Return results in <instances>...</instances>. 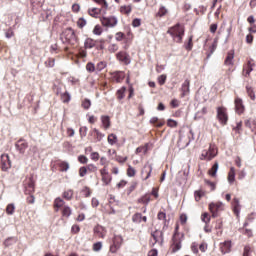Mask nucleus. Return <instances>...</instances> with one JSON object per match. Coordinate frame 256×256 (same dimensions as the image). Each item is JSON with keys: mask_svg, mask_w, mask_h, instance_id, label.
I'll use <instances>...</instances> for the list:
<instances>
[{"mask_svg": "<svg viewBox=\"0 0 256 256\" xmlns=\"http://www.w3.org/2000/svg\"><path fill=\"white\" fill-rule=\"evenodd\" d=\"M168 35L176 41V43H183V35H185V28L181 24H176L167 30Z\"/></svg>", "mask_w": 256, "mask_h": 256, "instance_id": "nucleus-1", "label": "nucleus"}, {"mask_svg": "<svg viewBox=\"0 0 256 256\" xmlns=\"http://www.w3.org/2000/svg\"><path fill=\"white\" fill-rule=\"evenodd\" d=\"M62 37L65 39V42L70 45H75L77 43V35H75V30H73V28H66L62 33Z\"/></svg>", "mask_w": 256, "mask_h": 256, "instance_id": "nucleus-2", "label": "nucleus"}, {"mask_svg": "<svg viewBox=\"0 0 256 256\" xmlns=\"http://www.w3.org/2000/svg\"><path fill=\"white\" fill-rule=\"evenodd\" d=\"M181 243H183V235L180 236L179 233L174 232L171 244L172 253H177V251H180Z\"/></svg>", "mask_w": 256, "mask_h": 256, "instance_id": "nucleus-3", "label": "nucleus"}, {"mask_svg": "<svg viewBox=\"0 0 256 256\" xmlns=\"http://www.w3.org/2000/svg\"><path fill=\"white\" fill-rule=\"evenodd\" d=\"M217 119L220 125H226L229 121V116L227 115V108L218 107L217 108Z\"/></svg>", "mask_w": 256, "mask_h": 256, "instance_id": "nucleus-4", "label": "nucleus"}, {"mask_svg": "<svg viewBox=\"0 0 256 256\" xmlns=\"http://www.w3.org/2000/svg\"><path fill=\"white\" fill-rule=\"evenodd\" d=\"M223 202H216V203H210L209 204V211L212 213V217L215 219L216 217H219V211H223Z\"/></svg>", "mask_w": 256, "mask_h": 256, "instance_id": "nucleus-5", "label": "nucleus"}, {"mask_svg": "<svg viewBox=\"0 0 256 256\" xmlns=\"http://www.w3.org/2000/svg\"><path fill=\"white\" fill-rule=\"evenodd\" d=\"M216 156H217V149L210 146L209 150H204L202 152L200 159H202V161H211Z\"/></svg>", "mask_w": 256, "mask_h": 256, "instance_id": "nucleus-6", "label": "nucleus"}, {"mask_svg": "<svg viewBox=\"0 0 256 256\" xmlns=\"http://www.w3.org/2000/svg\"><path fill=\"white\" fill-rule=\"evenodd\" d=\"M100 21L103 27H115L118 23L117 17L115 16L102 17Z\"/></svg>", "mask_w": 256, "mask_h": 256, "instance_id": "nucleus-7", "label": "nucleus"}, {"mask_svg": "<svg viewBox=\"0 0 256 256\" xmlns=\"http://www.w3.org/2000/svg\"><path fill=\"white\" fill-rule=\"evenodd\" d=\"M116 57L120 63H123L124 65H129L131 63V57L129 54L125 51H120L116 54Z\"/></svg>", "mask_w": 256, "mask_h": 256, "instance_id": "nucleus-8", "label": "nucleus"}, {"mask_svg": "<svg viewBox=\"0 0 256 256\" xmlns=\"http://www.w3.org/2000/svg\"><path fill=\"white\" fill-rule=\"evenodd\" d=\"M1 169L2 171H9L11 169V159L7 154L1 156Z\"/></svg>", "mask_w": 256, "mask_h": 256, "instance_id": "nucleus-9", "label": "nucleus"}, {"mask_svg": "<svg viewBox=\"0 0 256 256\" xmlns=\"http://www.w3.org/2000/svg\"><path fill=\"white\" fill-rule=\"evenodd\" d=\"M235 103V111L238 115H242L245 112V105H243V99L236 98L234 100Z\"/></svg>", "mask_w": 256, "mask_h": 256, "instance_id": "nucleus-10", "label": "nucleus"}, {"mask_svg": "<svg viewBox=\"0 0 256 256\" xmlns=\"http://www.w3.org/2000/svg\"><path fill=\"white\" fill-rule=\"evenodd\" d=\"M15 147H16L17 151H19V153H21L23 155L25 153V151H27V147H29V144L25 140L20 139L15 144Z\"/></svg>", "mask_w": 256, "mask_h": 256, "instance_id": "nucleus-11", "label": "nucleus"}, {"mask_svg": "<svg viewBox=\"0 0 256 256\" xmlns=\"http://www.w3.org/2000/svg\"><path fill=\"white\" fill-rule=\"evenodd\" d=\"M220 251L223 253V255L231 253V240L220 243Z\"/></svg>", "mask_w": 256, "mask_h": 256, "instance_id": "nucleus-12", "label": "nucleus"}, {"mask_svg": "<svg viewBox=\"0 0 256 256\" xmlns=\"http://www.w3.org/2000/svg\"><path fill=\"white\" fill-rule=\"evenodd\" d=\"M56 94L60 95L61 101L64 103H69V101H71V94H69V92H67V91L62 93L61 88L56 89Z\"/></svg>", "mask_w": 256, "mask_h": 256, "instance_id": "nucleus-13", "label": "nucleus"}, {"mask_svg": "<svg viewBox=\"0 0 256 256\" xmlns=\"http://www.w3.org/2000/svg\"><path fill=\"white\" fill-rule=\"evenodd\" d=\"M94 233L97 235V237H99V239H105L107 230H105V227L98 225L94 227Z\"/></svg>", "mask_w": 256, "mask_h": 256, "instance_id": "nucleus-14", "label": "nucleus"}, {"mask_svg": "<svg viewBox=\"0 0 256 256\" xmlns=\"http://www.w3.org/2000/svg\"><path fill=\"white\" fill-rule=\"evenodd\" d=\"M151 236L153 237L155 243H159V245H163V231L156 230L151 234Z\"/></svg>", "mask_w": 256, "mask_h": 256, "instance_id": "nucleus-15", "label": "nucleus"}, {"mask_svg": "<svg viewBox=\"0 0 256 256\" xmlns=\"http://www.w3.org/2000/svg\"><path fill=\"white\" fill-rule=\"evenodd\" d=\"M132 221L136 224L142 223H147V216H143L141 213L137 212L132 216Z\"/></svg>", "mask_w": 256, "mask_h": 256, "instance_id": "nucleus-16", "label": "nucleus"}, {"mask_svg": "<svg viewBox=\"0 0 256 256\" xmlns=\"http://www.w3.org/2000/svg\"><path fill=\"white\" fill-rule=\"evenodd\" d=\"M190 81L189 79H186L183 84H182V87H181V91H182V95L181 97H185V95H187L190 91L189 89V86H190Z\"/></svg>", "mask_w": 256, "mask_h": 256, "instance_id": "nucleus-17", "label": "nucleus"}, {"mask_svg": "<svg viewBox=\"0 0 256 256\" xmlns=\"http://www.w3.org/2000/svg\"><path fill=\"white\" fill-rule=\"evenodd\" d=\"M153 172L152 164H145L144 169L142 170V174L146 173L145 181L151 177V173Z\"/></svg>", "mask_w": 256, "mask_h": 256, "instance_id": "nucleus-18", "label": "nucleus"}, {"mask_svg": "<svg viewBox=\"0 0 256 256\" xmlns=\"http://www.w3.org/2000/svg\"><path fill=\"white\" fill-rule=\"evenodd\" d=\"M233 59H235V52H233V51L228 52L227 57L224 61V64L225 65H233Z\"/></svg>", "mask_w": 256, "mask_h": 256, "instance_id": "nucleus-19", "label": "nucleus"}, {"mask_svg": "<svg viewBox=\"0 0 256 256\" xmlns=\"http://www.w3.org/2000/svg\"><path fill=\"white\" fill-rule=\"evenodd\" d=\"M101 122L104 129H109V127H111V119L109 116H101Z\"/></svg>", "mask_w": 256, "mask_h": 256, "instance_id": "nucleus-20", "label": "nucleus"}, {"mask_svg": "<svg viewBox=\"0 0 256 256\" xmlns=\"http://www.w3.org/2000/svg\"><path fill=\"white\" fill-rule=\"evenodd\" d=\"M95 45H96L95 40H93L91 38H87L84 42L85 49H93V47H95Z\"/></svg>", "mask_w": 256, "mask_h": 256, "instance_id": "nucleus-21", "label": "nucleus"}, {"mask_svg": "<svg viewBox=\"0 0 256 256\" xmlns=\"http://www.w3.org/2000/svg\"><path fill=\"white\" fill-rule=\"evenodd\" d=\"M112 244L118 245V247H121V245H123V237L121 235H114L112 239Z\"/></svg>", "mask_w": 256, "mask_h": 256, "instance_id": "nucleus-22", "label": "nucleus"}, {"mask_svg": "<svg viewBox=\"0 0 256 256\" xmlns=\"http://www.w3.org/2000/svg\"><path fill=\"white\" fill-rule=\"evenodd\" d=\"M101 11H103V9H99V8H92L88 10V14L91 17H95L97 19V17H99V13H101Z\"/></svg>", "mask_w": 256, "mask_h": 256, "instance_id": "nucleus-23", "label": "nucleus"}, {"mask_svg": "<svg viewBox=\"0 0 256 256\" xmlns=\"http://www.w3.org/2000/svg\"><path fill=\"white\" fill-rule=\"evenodd\" d=\"M35 191V182L30 179L26 185V193H33Z\"/></svg>", "mask_w": 256, "mask_h": 256, "instance_id": "nucleus-24", "label": "nucleus"}, {"mask_svg": "<svg viewBox=\"0 0 256 256\" xmlns=\"http://www.w3.org/2000/svg\"><path fill=\"white\" fill-rule=\"evenodd\" d=\"M125 91H127V88L125 87H122L119 90H117L116 95L119 101H121L122 99H125Z\"/></svg>", "mask_w": 256, "mask_h": 256, "instance_id": "nucleus-25", "label": "nucleus"}, {"mask_svg": "<svg viewBox=\"0 0 256 256\" xmlns=\"http://www.w3.org/2000/svg\"><path fill=\"white\" fill-rule=\"evenodd\" d=\"M246 91H247L248 97H250V99H251L252 101H255L256 96H255V91L253 90V87H251V86H246Z\"/></svg>", "mask_w": 256, "mask_h": 256, "instance_id": "nucleus-26", "label": "nucleus"}, {"mask_svg": "<svg viewBox=\"0 0 256 256\" xmlns=\"http://www.w3.org/2000/svg\"><path fill=\"white\" fill-rule=\"evenodd\" d=\"M169 10L165 6H161L156 14L157 17H165Z\"/></svg>", "mask_w": 256, "mask_h": 256, "instance_id": "nucleus-27", "label": "nucleus"}, {"mask_svg": "<svg viewBox=\"0 0 256 256\" xmlns=\"http://www.w3.org/2000/svg\"><path fill=\"white\" fill-rule=\"evenodd\" d=\"M218 170H219V163L215 162L212 168L209 170V175H211V177H215V175H217Z\"/></svg>", "mask_w": 256, "mask_h": 256, "instance_id": "nucleus-28", "label": "nucleus"}, {"mask_svg": "<svg viewBox=\"0 0 256 256\" xmlns=\"http://www.w3.org/2000/svg\"><path fill=\"white\" fill-rule=\"evenodd\" d=\"M195 201H201L202 197H205V192L203 190H196L194 192Z\"/></svg>", "mask_w": 256, "mask_h": 256, "instance_id": "nucleus-29", "label": "nucleus"}, {"mask_svg": "<svg viewBox=\"0 0 256 256\" xmlns=\"http://www.w3.org/2000/svg\"><path fill=\"white\" fill-rule=\"evenodd\" d=\"M235 181V168L231 167L228 173V182L233 183Z\"/></svg>", "mask_w": 256, "mask_h": 256, "instance_id": "nucleus-30", "label": "nucleus"}, {"mask_svg": "<svg viewBox=\"0 0 256 256\" xmlns=\"http://www.w3.org/2000/svg\"><path fill=\"white\" fill-rule=\"evenodd\" d=\"M204 115H207V107H203L195 114L194 119H201Z\"/></svg>", "mask_w": 256, "mask_h": 256, "instance_id": "nucleus-31", "label": "nucleus"}, {"mask_svg": "<svg viewBox=\"0 0 256 256\" xmlns=\"http://www.w3.org/2000/svg\"><path fill=\"white\" fill-rule=\"evenodd\" d=\"M63 198L66 199L67 201H71L73 199V190H67L63 193Z\"/></svg>", "mask_w": 256, "mask_h": 256, "instance_id": "nucleus-32", "label": "nucleus"}, {"mask_svg": "<svg viewBox=\"0 0 256 256\" xmlns=\"http://www.w3.org/2000/svg\"><path fill=\"white\" fill-rule=\"evenodd\" d=\"M117 141H118L117 135H115V134L108 135L109 145H115V143H117Z\"/></svg>", "mask_w": 256, "mask_h": 256, "instance_id": "nucleus-33", "label": "nucleus"}, {"mask_svg": "<svg viewBox=\"0 0 256 256\" xmlns=\"http://www.w3.org/2000/svg\"><path fill=\"white\" fill-rule=\"evenodd\" d=\"M150 201H151V197L147 195L138 199V203H143V205H149Z\"/></svg>", "mask_w": 256, "mask_h": 256, "instance_id": "nucleus-34", "label": "nucleus"}, {"mask_svg": "<svg viewBox=\"0 0 256 256\" xmlns=\"http://www.w3.org/2000/svg\"><path fill=\"white\" fill-rule=\"evenodd\" d=\"M217 39H214L212 45L210 46V53L208 54L207 57H211L213 55V53H215L216 49H217Z\"/></svg>", "mask_w": 256, "mask_h": 256, "instance_id": "nucleus-35", "label": "nucleus"}, {"mask_svg": "<svg viewBox=\"0 0 256 256\" xmlns=\"http://www.w3.org/2000/svg\"><path fill=\"white\" fill-rule=\"evenodd\" d=\"M71 207L69 206H64L63 210H62V215L63 217H71Z\"/></svg>", "mask_w": 256, "mask_h": 256, "instance_id": "nucleus-36", "label": "nucleus"}, {"mask_svg": "<svg viewBox=\"0 0 256 256\" xmlns=\"http://www.w3.org/2000/svg\"><path fill=\"white\" fill-rule=\"evenodd\" d=\"M203 223H205L206 225H209V223L211 222V216H209V213L205 212L202 214L201 217Z\"/></svg>", "mask_w": 256, "mask_h": 256, "instance_id": "nucleus-37", "label": "nucleus"}, {"mask_svg": "<svg viewBox=\"0 0 256 256\" xmlns=\"http://www.w3.org/2000/svg\"><path fill=\"white\" fill-rule=\"evenodd\" d=\"M63 205H65V201H63V199H61V198L55 199L54 207H56L57 209H60V207H63Z\"/></svg>", "mask_w": 256, "mask_h": 256, "instance_id": "nucleus-38", "label": "nucleus"}, {"mask_svg": "<svg viewBox=\"0 0 256 256\" xmlns=\"http://www.w3.org/2000/svg\"><path fill=\"white\" fill-rule=\"evenodd\" d=\"M7 215H13L15 213V204H8L6 207Z\"/></svg>", "mask_w": 256, "mask_h": 256, "instance_id": "nucleus-39", "label": "nucleus"}, {"mask_svg": "<svg viewBox=\"0 0 256 256\" xmlns=\"http://www.w3.org/2000/svg\"><path fill=\"white\" fill-rule=\"evenodd\" d=\"M149 150V145L146 144L145 146H140L136 149V153H147V151Z\"/></svg>", "mask_w": 256, "mask_h": 256, "instance_id": "nucleus-40", "label": "nucleus"}, {"mask_svg": "<svg viewBox=\"0 0 256 256\" xmlns=\"http://www.w3.org/2000/svg\"><path fill=\"white\" fill-rule=\"evenodd\" d=\"M120 11L121 13H124V15H129V13L132 11V8L131 6H121Z\"/></svg>", "mask_w": 256, "mask_h": 256, "instance_id": "nucleus-41", "label": "nucleus"}, {"mask_svg": "<svg viewBox=\"0 0 256 256\" xmlns=\"http://www.w3.org/2000/svg\"><path fill=\"white\" fill-rule=\"evenodd\" d=\"M82 107H83V109H85V110H88V109H90V107H91V100H89V99H84L83 101H82Z\"/></svg>", "mask_w": 256, "mask_h": 256, "instance_id": "nucleus-42", "label": "nucleus"}, {"mask_svg": "<svg viewBox=\"0 0 256 256\" xmlns=\"http://www.w3.org/2000/svg\"><path fill=\"white\" fill-rule=\"evenodd\" d=\"M186 51H191L193 49V36H190L188 39V43L185 46Z\"/></svg>", "mask_w": 256, "mask_h": 256, "instance_id": "nucleus-43", "label": "nucleus"}, {"mask_svg": "<svg viewBox=\"0 0 256 256\" xmlns=\"http://www.w3.org/2000/svg\"><path fill=\"white\" fill-rule=\"evenodd\" d=\"M78 161L79 163H81L82 165H87V163L89 162V158H87V156L85 155H80L78 157Z\"/></svg>", "mask_w": 256, "mask_h": 256, "instance_id": "nucleus-44", "label": "nucleus"}, {"mask_svg": "<svg viewBox=\"0 0 256 256\" xmlns=\"http://www.w3.org/2000/svg\"><path fill=\"white\" fill-rule=\"evenodd\" d=\"M194 11L196 15H199V13H201V15H205L207 11V6H199V9H195Z\"/></svg>", "mask_w": 256, "mask_h": 256, "instance_id": "nucleus-45", "label": "nucleus"}, {"mask_svg": "<svg viewBox=\"0 0 256 256\" xmlns=\"http://www.w3.org/2000/svg\"><path fill=\"white\" fill-rule=\"evenodd\" d=\"M95 3H98V5H102L103 9L107 11V8L109 7V4H107L106 0H93Z\"/></svg>", "mask_w": 256, "mask_h": 256, "instance_id": "nucleus-46", "label": "nucleus"}, {"mask_svg": "<svg viewBox=\"0 0 256 256\" xmlns=\"http://www.w3.org/2000/svg\"><path fill=\"white\" fill-rule=\"evenodd\" d=\"M136 173H137V171L135 170V168H133V166L128 167V169H127L128 177H135Z\"/></svg>", "mask_w": 256, "mask_h": 256, "instance_id": "nucleus-47", "label": "nucleus"}, {"mask_svg": "<svg viewBox=\"0 0 256 256\" xmlns=\"http://www.w3.org/2000/svg\"><path fill=\"white\" fill-rule=\"evenodd\" d=\"M87 171H89V173H97V166H95V164H88L86 167Z\"/></svg>", "mask_w": 256, "mask_h": 256, "instance_id": "nucleus-48", "label": "nucleus"}, {"mask_svg": "<svg viewBox=\"0 0 256 256\" xmlns=\"http://www.w3.org/2000/svg\"><path fill=\"white\" fill-rule=\"evenodd\" d=\"M95 64H93L92 62H89L87 65H86V70L88 71V73H93L95 72Z\"/></svg>", "mask_w": 256, "mask_h": 256, "instance_id": "nucleus-49", "label": "nucleus"}, {"mask_svg": "<svg viewBox=\"0 0 256 256\" xmlns=\"http://www.w3.org/2000/svg\"><path fill=\"white\" fill-rule=\"evenodd\" d=\"M101 249H103L102 242H96L93 244V251L99 252Z\"/></svg>", "mask_w": 256, "mask_h": 256, "instance_id": "nucleus-50", "label": "nucleus"}, {"mask_svg": "<svg viewBox=\"0 0 256 256\" xmlns=\"http://www.w3.org/2000/svg\"><path fill=\"white\" fill-rule=\"evenodd\" d=\"M60 171H69V163L68 162H61L60 165Z\"/></svg>", "mask_w": 256, "mask_h": 256, "instance_id": "nucleus-51", "label": "nucleus"}, {"mask_svg": "<svg viewBox=\"0 0 256 256\" xmlns=\"http://www.w3.org/2000/svg\"><path fill=\"white\" fill-rule=\"evenodd\" d=\"M77 25L80 29H83V27L87 25V20L84 18H79V20L77 21Z\"/></svg>", "mask_w": 256, "mask_h": 256, "instance_id": "nucleus-52", "label": "nucleus"}, {"mask_svg": "<svg viewBox=\"0 0 256 256\" xmlns=\"http://www.w3.org/2000/svg\"><path fill=\"white\" fill-rule=\"evenodd\" d=\"M45 65L46 67H55V58H48Z\"/></svg>", "mask_w": 256, "mask_h": 256, "instance_id": "nucleus-53", "label": "nucleus"}, {"mask_svg": "<svg viewBox=\"0 0 256 256\" xmlns=\"http://www.w3.org/2000/svg\"><path fill=\"white\" fill-rule=\"evenodd\" d=\"M107 67V63L101 61L96 65V71H103Z\"/></svg>", "mask_w": 256, "mask_h": 256, "instance_id": "nucleus-54", "label": "nucleus"}, {"mask_svg": "<svg viewBox=\"0 0 256 256\" xmlns=\"http://www.w3.org/2000/svg\"><path fill=\"white\" fill-rule=\"evenodd\" d=\"M157 219L159 221H165L167 219V214L163 211L158 212Z\"/></svg>", "mask_w": 256, "mask_h": 256, "instance_id": "nucleus-55", "label": "nucleus"}, {"mask_svg": "<svg viewBox=\"0 0 256 256\" xmlns=\"http://www.w3.org/2000/svg\"><path fill=\"white\" fill-rule=\"evenodd\" d=\"M121 249V246H118L117 244H111L110 245V253H117Z\"/></svg>", "mask_w": 256, "mask_h": 256, "instance_id": "nucleus-56", "label": "nucleus"}, {"mask_svg": "<svg viewBox=\"0 0 256 256\" xmlns=\"http://www.w3.org/2000/svg\"><path fill=\"white\" fill-rule=\"evenodd\" d=\"M82 193H84V197H91V188L85 186V187L82 189Z\"/></svg>", "mask_w": 256, "mask_h": 256, "instance_id": "nucleus-57", "label": "nucleus"}, {"mask_svg": "<svg viewBox=\"0 0 256 256\" xmlns=\"http://www.w3.org/2000/svg\"><path fill=\"white\" fill-rule=\"evenodd\" d=\"M87 127L86 126H83L79 129V133H80V137L83 138V137H87Z\"/></svg>", "mask_w": 256, "mask_h": 256, "instance_id": "nucleus-58", "label": "nucleus"}, {"mask_svg": "<svg viewBox=\"0 0 256 256\" xmlns=\"http://www.w3.org/2000/svg\"><path fill=\"white\" fill-rule=\"evenodd\" d=\"M108 51L110 53H116V51H119V46H117V44H111L109 47H108Z\"/></svg>", "mask_w": 256, "mask_h": 256, "instance_id": "nucleus-59", "label": "nucleus"}, {"mask_svg": "<svg viewBox=\"0 0 256 256\" xmlns=\"http://www.w3.org/2000/svg\"><path fill=\"white\" fill-rule=\"evenodd\" d=\"M87 171H88L87 167H85V166L80 167L79 176L80 177H85L87 175Z\"/></svg>", "mask_w": 256, "mask_h": 256, "instance_id": "nucleus-60", "label": "nucleus"}, {"mask_svg": "<svg viewBox=\"0 0 256 256\" xmlns=\"http://www.w3.org/2000/svg\"><path fill=\"white\" fill-rule=\"evenodd\" d=\"M94 35H101L103 33V30L101 29V26L96 25L93 29Z\"/></svg>", "mask_w": 256, "mask_h": 256, "instance_id": "nucleus-61", "label": "nucleus"}, {"mask_svg": "<svg viewBox=\"0 0 256 256\" xmlns=\"http://www.w3.org/2000/svg\"><path fill=\"white\" fill-rule=\"evenodd\" d=\"M165 81H167V75L163 74L158 77L159 85H165Z\"/></svg>", "mask_w": 256, "mask_h": 256, "instance_id": "nucleus-62", "label": "nucleus"}, {"mask_svg": "<svg viewBox=\"0 0 256 256\" xmlns=\"http://www.w3.org/2000/svg\"><path fill=\"white\" fill-rule=\"evenodd\" d=\"M102 181L105 185H109L111 183V176L109 174L102 176Z\"/></svg>", "mask_w": 256, "mask_h": 256, "instance_id": "nucleus-63", "label": "nucleus"}, {"mask_svg": "<svg viewBox=\"0 0 256 256\" xmlns=\"http://www.w3.org/2000/svg\"><path fill=\"white\" fill-rule=\"evenodd\" d=\"M167 125H168V127H177V121H175L173 119H168Z\"/></svg>", "mask_w": 256, "mask_h": 256, "instance_id": "nucleus-64", "label": "nucleus"}]
</instances>
